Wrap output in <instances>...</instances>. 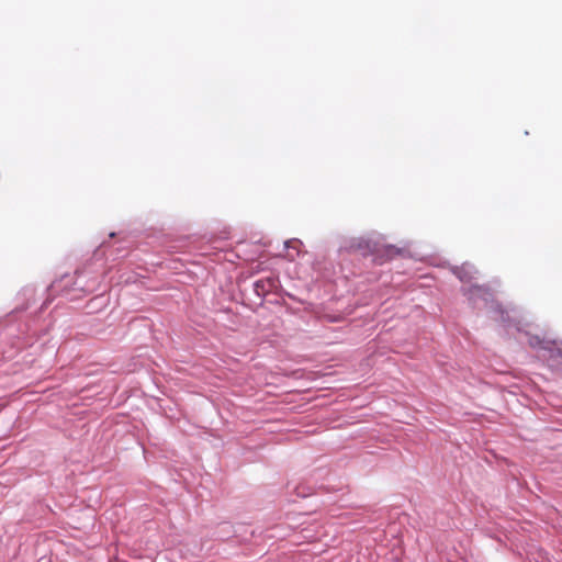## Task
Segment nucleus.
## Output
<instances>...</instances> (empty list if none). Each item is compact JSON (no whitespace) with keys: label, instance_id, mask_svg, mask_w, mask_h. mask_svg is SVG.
Segmentation results:
<instances>
[{"label":"nucleus","instance_id":"nucleus-1","mask_svg":"<svg viewBox=\"0 0 562 562\" xmlns=\"http://www.w3.org/2000/svg\"><path fill=\"white\" fill-rule=\"evenodd\" d=\"M254 286L258 295L265 296L277 288V280L270 277L266 279H260L255 282Z\"/></svg>","mask_w":562,"mask_h":562},{"label":"nucleus","instance_id":"nucleus-2","mask_svg":"<svg viewBox=\"0 0 562 562\" xmlns=\"http://www.w3.org/2000/svg\"><path fill=\"white\" fill-rule=\"evenodd\" d=\"M457 276L459 277V279L461 281H469L470 280V276L469 273L465 271V268L462 267V268H459L457 271H456Z\"/></svg>","mask_w":562,"mask_h":562}]
</instances>
